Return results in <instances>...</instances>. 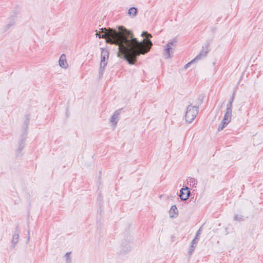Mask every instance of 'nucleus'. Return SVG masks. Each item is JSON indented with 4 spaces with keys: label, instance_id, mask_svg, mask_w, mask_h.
Masks as SVG:
<instances>
[{
    "label": "nucleus",
    "instance_id": "21",
    "mask_svg": "<svg viewBox=\"0 0 263 263\" xmlns=\"http://www.w3.org/2000/svg\"><path fill=\"white\" fill-rule=\"evenodd\" d=\"M141 35L142 37H146L149 38L152 37V35L150 33H148L147 31H143Z\"/></svg>",
    "mask_w": 263,
    "mask_h": 263
},
{
    "label": "nucleus",
    "instance_id": "15",
    "mask_svg": "<svg viewBox=\"0 0 263 263\" xmlns=\"http://www.w3.org/2000/svg\"><path fill=\"white\" fill-rule=\"evenodd\" d=\"M101 57H105L107 59H108L109 57V52L107 49L101 48Z\"/></svg>",
    "mask_w": 263,
    "mask_h": 263
},
{
    "label": "nucleus",
    "instance_id": "18",
    "mask_svg": "<svg viewBox=\"0 0 263 263\" xmlns=\"http://www.w3.org/2000/svg\"><path fill=\"white\" fill-rule=\"evenodd\" d=\"M234 219L238 221H242L245 220L244 216L242 215L235 214L234 215Z\"/></svg>",
    "mask_w": 263,
    "mask_h": 263
},
{
    "label": "nucleus",
    "instance_id": "4",
    "mask_svg": "<svg viewBox=\"0 0 263 263\" xmlns=\"http://www.w3.org/2000/svg\"><path fill=\"white\" fill-rule=\"evenodd\" d=\"M177 46V41L175 39L168 42L164 49V55L165 59L171 58L173 57L174 48Z\"/></svg>",
    "mask_w": 263,
    "mask_h": 263
},
{
    "label": "nucleus",
    "instance_id": "22",
    "mask_svg": "<svg viewBox=\"0 0 263 263\" xmlns=\"http://www.w3.org/2000/svg\"><path fill=\"white\" fill-rule=\"evenodd\" d=\"M194 62H195V61H193V60H192L190 62H189V63L186 64L185 65L184 68L186 69L190 65L192 64Z\"/></svg>",
    "mask_w": 263,
    "mask_h": 263
},
{
    "label": "nucleus",
    "instance_id": "23",
    "mask_svg": "<svg viewBox=\"0 0 263 263\" xmlns=\"http://www.w3.org/2000/svg\"><path fill=\"white\" fill-rule=\"evenodd\" d=\"M108 59L106 58L105 57H101V61H107Z\"/></svg>",
    "mask_w": 263,
    "mask_h": 263
},
{
    "label": "nucleus",
    "instance_id": "17",
    "mask_svg": "<svg viewBox=\"0 0 263 263\" xmlns=\"http://www.w3.org/2000/svg\"><path fill=\"white\" fill-rule=\"evenodd\" d=\"M10 22L7 25V29H9L12 26H13L15 23V16H13L12 18H10Z\"/></svg>",
    "mask_w": 263,
    "mask_h": 263
},
{
    "label": "nucleus",
    "instance_id": "11",
    "mask_svg": "<svg viewBox=\"0 0 263 263\" xmlns=\"http://www.w3.org/2000/svg\"><path fill=\"white\" fill-rule=\"evenodd\" d=\"M107 61L100 62V69H99V77L100 78L102 77V75L104 73L105 67V66L107 65Z\"/></svg>",
    "mask_w": 263,
    "mask_h": 263
},
{
    "label": "nucleus",
    "instance_id": "9",
    "mask_svg": "<svg viewBox=\"0 0 263 263\" xmlns=\"http://www.w3.org/2000/svg\"><path fill=\"white\" fill-rule=\"evenodd\" d=\"M119 114V111L116 110L110 118V122L114 124L115 125L118 122Z\"/></svg>",
    "mask_w": 263,
    "mask_h": 263
},
{
    "label": "nucleus",
    "instance_id": "16",
    "mask_svg": "<svg viewBox=\"0 0 263 263\" xmlns=\"http://www.w3.org/2000/svg\"><path fill=\"white\" fill-rule=\"evenodd\" d=\"M29 115H26V120L24 122V128L25 130V132L24 133V135L26 136L27 135V129L28 128V125L29 124Z\"/></svg>",
    "mask_w": 263,
    "mask_h": 263
},
{
    "label": "nucleus",
    "instance_id": "7",
    "mask_svg": "<svg viewBox=\"0 0 263 263\" xmlns=\"http://www.w3.org/2000/svg\"><path fill=\"white\" fill-rule=\"evenodd\" d=\"M59 65L61 67L63 68H67L68 67V63L66 60V57L65 54H62L60 58L59 61Z\"/></svg>",
    "mask_w": 263,
    "mask_h": 263
},
{
    "label": "nucleus",
    "instance_id": "8",
    "mask_svg": "<svg viewBox=\"0 0 263 263\" xmlns=\"http://www.w3.org/2000/svg\"><path fill=\"white\" fill-rule=\"evenodd\" d=\"M19 239V231L17 228H16L14 233L13 235L12 240L11 241L12 245L11 246V247L12 249H13L15 245L17 244V243Z\"/></svg>",
    "mask_w": 263,
    "mask_h": 263
},
{
    "label": "nucleus",
    "instance_id": "6",
    "mask_svg": "<svg viewBox=\"0 0 263 263\" xmlns=\"http://www.w3.org/2000/svg\"><path fill=\"white\" fill-rule=\"evenodd\" d=\"M208 52V46L207 45L205 48L203 47V49L201 52L198 55H197L194 59L193 60V61H197L200 60L201 58L206 57Z\"/></svg>",
    "mask_w": 263,
    "mask_h": 263
},
{
    "label": "nucleus",
    "instance_id": "12",
    "mask_svg": "<svg viewBox=\"0 0 263 263\" xmlns=\"http://www.w3.org/2000/svg\"><path fill=\"white\" fill-rule=\"evenodd\" d=\"M197 243H198V241H197L196 240L193 239L192 240L191 245L190 247V249H189V250L188 252V254L189 255H192V254L196 247Z\"/></svg>",
    "mask_w": 263,
    "mask_h": 263
},
{
    "label": "nucleus",
    "instance_id": "13",
    "mask_svg": "<svg viewBox=\"0 0 263 263\" xmlns=\"http://www.w3.org/2000/svg\"><path fill=\"white\" fill-rule=\"evenodd\" d=\"M137 9L135 7L130 8L128 11V14L132 17H135L137 13Z\"/></svg>",
    "mask_w": 263,
    "mask_h": 263
},
{
    "label": "nucleus",
    "instance_id": "3",
    "mask_svg": "<svg viewBox=\"0 0 263 263\" xmlns=\"http://www.w3.org/2000/svg\"><path fill=\"white\" fill-rule=\"evenodd\" d=\"M198 112V107L190 105L187 106L185 115V120L188 123H191L196 118Z\"/></svg>",
    "mask_w": 263,
    "mask_h": 263
},
{
    "label": "nucleus",
    "instance_id": "10",
    "mask_svg": "<svg viewBox=\"0 0 263 263\" xmlns=\"http://www.w3.org/2000/svg\"><path fill=\"white\" fill-rule=\"evenodd\" d=\"M170 216L171 218H173L174 217V215L175 216H177L178 215V210L175 205H173L171 206L170 210Z\"/></svg>",
    "mask_w": 263,
    "mask_h": 263
},
{
    "label": "nucleus",
    "instance_id": "19",
    "mask_svg": "<svg viewBox=\"0 0 263 263\" xmlns=\"http://www.w3.org/2000/svg\"><path fill=\"white\" fill-rule=\"evenodd\" d=\"M71 252H67L65 255L66 263H71V259L70 257Z\"/></svg>",
    "mask_w": 263,
    "mask_h": 263
},
{
    "label": "nucleus",
    "instance_id": "20",
    "mask_svg": "<svg viewBox=\"0 0 263 263\" xmlns=\"http://www.w3.org/2000/svg\"><path fill=\"white\" fill-rule=\"evenodd\" d=\"M201 228H200L196 232V236L194 238V239L195 240H196L197 241H198L199 240V235L200 234H201Z\"/></svg>",
    "mask_w": 263,
    "mask_h": 263
},
{
    "label": "nucleus",
    "instance_id": "14",
    "mask_svg": "<svg viewBox=\"0 0 263 263\" xmlns=\"http://www.w3.org/2000/svg\"><path fill=\"white\" fill-rule=\"evenodd\" d=\"M24 141H25V139H22L20 142L18 147L17 149L16 150V154L17 156H18V154L21 152V151L24 147V145H25Z\"/></svg>",
    "mask_w": 263,
    "mask_h": 263
},
{
    "label": "nucleus",
    "instance_id": "1",
    "mask_svg": "<svg viewBox=\"0 0 263 263\" xmlns=\"http://www.w3.org/2000/svg\"><path fill=\"white\" fill-rule=\"evenodd\" d=\"M102 34L96 30V36L105 39L107 43L118 46L117 55L123 58L129 64L134 65L140 54H145L151 49L153 45L149 40L138 41L131 31L124 27H118V30L108 28H102Z\"/></svg>",
    "mask_w": 263,
    "mask_h": 263
},
{
    "label": "nucleus",
    "instance_id": "2",
    "mask_svg": "<svg viewBox=\"0 0 263 263\" xmlns=\"http://www.w3.org/2000/svg\"><path fill=\"white\" fill-rule=\"evenodd\" d=\"M235 98V92L232 95L229 103L227 105L226 112L224 114L221 124L218 128V131L222 130L231 121L232 111V104Z\"/></svg>",
    "mask_w": 263,
    "mask_h": 263
},
{
    "label": "nucleus",
    "instance_id": "5",
    "mask_svg": "<svg viewBox=\"0 0 263 263\" xmlns=\"http://www.w3.org/2000/svg\"><path fill=\"white\" fill-rule=\"evenodd\" d=\"M190 195V191L189 188L187 186L182 188L180 190L179 197L183 201L187 200L189 198Z\"/></svg>",
    "mask_w": 263,
    "mask_h": 263
}]
</instances>
